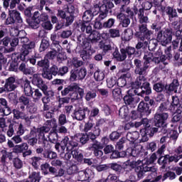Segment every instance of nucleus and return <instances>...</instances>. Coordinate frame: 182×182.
Masks as SVG:
<instances>
[{
  "label": "nucleus",
  "instance_id": "1",
  "mask_svg": "<svg viewBox=\"0 0 182 182\" xmlns=\"http://www.w3.org/2000/svg\"><path fill=\"white\" fill-rule=\"evenodd\" d=\"M134 126L135 127H140V126H143L144 127V129L140 130V134L141 136V140L143 142L149 140V136L150 137H153V136H154V133H157V132H159V128L151 127L150 126V122L147 118H144L138 122H134Z\"/></svg>",
  "mask_w": 182,
  "mask_h": 182
},
{
  "label": "nucleus",
  "instance_id": "2",
  "mask_svg": "<svg viewBox=\"0 0 182 182\" xmlns=\"http://www.w3.org/2000/svg\"><path fill=\"white\" fill-rule=\"evenodd\" d=\"M129 166L132 168H135V171L138 174V177H142L147 172L150 173L151 177L157 176V168L152 166L149 167L146 164H143L141 161H133L129 163Z\"/></svg>",
  "mask_w": 182,
  "mask_h": 182
},
{
  "label": "nucleus",
  "instance_id": "3",
  "mask_svg": "<svg viewBox=\"0 0 182 182\" xmlns=\"http://www.w3.org/2000/svg\"><path fill=\"white\" fill-rule=\"evenodd\" d=\"M28 41L29 39L26 37H23L21 39V42L23 43L21 48V53L20 56L22 60H26V57L29 55V52H31L32 49L35 48V42L31 41L28 43Z\"/></svg>",
  "mask_w": 182,
  "mask_h": 182
},
{
  "label": "nucleus",
  "instance_id": "4",
  "mask_svg": "<svg viewBox=\"0 0 182 182\" xmlns=\"http://www.w3.org/2000/svg\"><path fill=\"white\" fill-rule=\"evenodd\" d=\"M114 6V4L110 0H103L102 4L100 6V11L97 21H103L107 18V14H109V9H112Z\"/></svg>",
  "mask_w": 182,
  "mask_h": 182
},
{
  "label": "nucleus",
  "instance_id": "5",
  "mask_svg": "<svg viewBox=\"0 0 182 182\" xmlns=\"http://www.w3.org/2000/svg\"><path fill=\"white\" fill-rule=\"evenodd\" d=\"M56 127H58L56 119H52L47 120L45 122L44 126L37 129V133H38L39 136H41V137H45L46 133H49L51 129H56Z\"/></svg>",
  "mask_w": 182,
  "mask_h": 182
},
{
  "label": "nucleus",
  "instance_id": "6",
  "mask_svg": "<svg viewBox=\"0 0 182 182\" xmlns=\"http://www.w3.org/2000/svg\"><path fill=\"white\" fill-rule=\"evenodd\" d=\"M156 39L163 46H166V45H168V43L171 42V40L173 39V32L168 29L164 31H159Z\"/></svg>",
  "mask_w": 182,
  "mask_h": 182
},
{
  "label": "nucleus",
  "instance_id": "7",
  "mask_svg": "<svg viewBox=\"0 0 182 182\" xmlns=\"http://www.w3.org/2000/svg\"><path fill=\"white\" fill-rule=\"evenodd\" d=\"M167 119H168V114L167 112L156 113L154 116V120L155 126L156 127H167Z\"/></svg>",
  "mask_w": 182,
  "mask_h": 182
},
{
  "label": "nucleus",
  "instance_id": "8",
  "mask_svg": "<svg viewBox=\"0 0 182 182\" xmlns=\"http://www.w3.org/2000/svg\"><path fill=\"white\" fill-rule=\"evenodd\" d=\"M86 75H87V70L85 68H82L80 70H72L70 71V80L71 82H75L77 80H83L86 77Z\"/></svg>",
  "mask_w": 182,
  "mask_h": 182
},
{
  "label": "nucleus",
  "instance_id": "9",
  "mask_svg": "<svg viewBox=\"0 0 182 182\" xmlns=\"http://www.w3.org/2000/svg\"><path fill=\"white\" fill-rule=\"evenodd\" d=\"M32 83L34 86H37L39 89L42 90L44 95H46V92L48 91V85L45 84L42 77H41V74H34L33 75Z\"/></svg>",
  "mask_w": 182,
  "mask_h": 182
},
{
  "label": "nucleus",
  "instance_id": "10",
  "mask_svg": "<svg viewBox=\"0 0 182 182\" xmlns=\"http://www.w3.org/2000/svg\"><path fill=\"white\" fill-rule=\"evenodd\" d=\"M38 66L39 68H42L43 73L42 76L44 79H48L50 80L52 79V74L48 72V69H49V60L48 59H43L37 63Z\"/></svg>",
  "mask_w": 182,
  "mask_h": 182
},
{
  "label": "nucleus",
  "instance_id": "11",
  "mask_svg": "<svg viewBox=\"0 0 182 182\" xmlns=\"http://www.w3.org/2000/svg\"><path fill=\"white\" fill-rule=\"evenodd\" d=\"M75 147H77V142L69 140L68 136H65L61 141V153H65L66 148L68 151H72Z\"/></svg>",
  "mask_w": 182,
  "mask_h": 182
},
{
  "label": "nucleus",
  "instance_id": "12",
  "mask_svg": "<svg viewBox=\"0 0 182 182\" xmlns=\"http://www.w3.org/2000/svg\"><path fill=\"white\" fill-rule=\"evenodd\" d=\"M103 147H105V146L102 143L95 141L92 145L89 147V150L93 151L96 157H102V156H103V151H102L103 150Z\"/></svg>",
  "mask_w": 182,
  "mask_h": 182
},
{
  "label": "nucleus",
  "instance_id": "13",
  "mask_svg": "<svg viewBox=\"0 0 182 182\" xmlns=\"http://www.w3.org/2000/svg\"><path fill=\"white\" fill-rule=\"evenodd\" d=\"M123 6H124L120 9V13L117 14V18L119 19L123 28H127L130 25V18L126 16V14L123 13Z\"/></svg>",
  "mask_w": 182,
  "mask_h": 182
},
{
  "label": "nucleus",
  "instance_id": "14",
  "mask_svg": "<svg viewBox=\"0 0 182 182\" xmlns=\"http://www.w3.org/2000/svg\"><path fill=\"white\" fill-rule=\"evenodd\" d=\"M132 147L128 148L127 149V153L129 154V156H132V157H137L140 153H141V150L143 149V146L141 144H134V143H132Z\"/></svg>",
  "mask_w": 182,
  "mask_h": 182
},
{
  "label": "nucleus",
  "instance_id": "15",
  "mask_svg": "<svg viewBox=\"0 0 182 182\" xmlns=\"http://www.w3.org/2000/svg\"><path fill=\"white\" fill-rule=\"evenodd\" d=\"M135 93L138 96H144V95H150L151 93V88L150 87L149 83H145V85H142L134 90Z\"/></svg>",
  "mask_w": 182,
  "mask_h": 182
},
{
  "label": "nucleus",
  "instance_id": "16",
  "mask_svg": "<svg viewBox=\"0 0 182 182\" xmlns=\"http://www.w3.org/2000/svg\"><path fill=\"white\" fill-rule=\"evenodd\" d=\"M5 90L6 92H12L16 89V82L14 77H10L6 80Z\"/></svg>",
  "mask_w": 182,
  "mask_h": 182
},
{
  "label": "nucleus",
  "instance_id": "17",
  "mask_svg": "<svg viewBox=\"0 0 182 182\" xmlns=\"http://www.w3.org/2000/svg\"><path fill=\"white\" fill-rule=\"evenodd\" d=\"M113 56L118 62H123V60H126V58H127L126 50H124V48H122L120 50V53L119 52V50H115L113 53Z\"/></svg>",
  "mask_w": 182,
  "mask_h": 182
},
{
  "label": "nucleus",
  "instance_id": "18",
  "mask_svg": "<svg viewBox=\"0 0 182 182\" xmlns=\"http://www.w3.org/2000/svg\"><path fill=\"white\" fill-rule=\"evenodd\" d=\"M134 65L136 68V69L135 70V73H136V75H143L145 70H147V69H149V65H144V63L143 68H141V61L138 59L134 60Z\"/></svg>",
  "mask_w": 182,
  "mask_h": 182
},
{
  "label": "nucleus",
  "instance_id": "19",
  "mask_svg": "<svg viewBox=\"0 0 182 182\" xmlns=\"http://www.w3.org/2000/svg\"><path fill=\"white\" fill-rule=\"evenodd\" d=\"M21 4V0H3V6L6 9H15L16 8V5H19Z\"/></svg>",
  "mask_w": 182,
  "mask_h": 182
},
{
  "label": "nucleus",
  "instance_id": "20",
  "mask_svg": "<svg viewBox=\"0 0 182 182\" xmlns=\"http://www.w3.org/2000/svg\"><path fill=\"white\" fill-rule=\"evenodd\" d=\"M9 15L11 16L14 21H17L18 23H22V22H23L22 17H21V13L16 9H9Z\"/></svg>",
  "mask_w": 182,
  "mask_h": 182
},
{
  "label": "nucleus",
  "instance_id": "21",
  "mask_svg": "<svg viewBox=\"0 0 182 182\" xmlns=\"http://www.w3.org/2000/svg\"><path fill=\"white\" fill-rule=\"evenodd\" d=\"M138 110L140 113H144V114H150L151 110L149 107V105L144 103V102H141L138 105Z\"/></svg>",
  "mask_w": 182,
  "mask_h": 182
},
{
  "label": "nucleus",
  "instance_id": "22",
  "mask_svg": "<svg viewBox=\"0 0 182 182\" xmlns=\"http://www.w3.org/2000/svg\"><path fill=\"white\" fill-rule=\"evenodd\" d=\"M41 160L42 158L38 156H33L29 159V163L36 170H38L39 166H41Z\"/></svg>",
  "mask_w": 182,
  "mask_h": 182
},
{
  "label": "nucleus",
  "instance_id": "23",
  "mask_svg": "<svg viewBox=\"0 0 182 182\" xmlns=\"http://www.w3.org/2000/svg\"><path fill=\"white\" fill-rule=\"evenodd\" d=\"M73 117L74 119H76V120H83L86 117V112H85V109H77L74 112V114L73 115Z\"/></svg>",
  "mask_w": 182,
  "mask_h": 182
},
{
  "label": "nucleus",
  "instance_id": "24",
  "mask_svg": "<svg viewBox=\"0 0 182 182\" xmlns=\"http://www.w3.org/2000/svg\"><path fill=\"white\" fill-rule=\"evenodd\" d=\"M87 136L88 139L91 140H95L98 136H100V128H99V126H95L92 129V132H90Z\"/></svg>",
  "mask_w": 182,
  "mask_h": 182
},
{
  "label": "nucleus",
  "instance_id": "25",
  "mask_svg": "<svg viewBox=\"0 0 182 182\" xmlns=\"http://www.w3.org/2000/svg\"><path fill=\"white\" fill-rule=\"evenodd\" d=\"M29 149V146H28V144L23 143L19 145H16L14 149V153H23V151H26Z\"/></svg>",
  "mask_w": 182,
  "mask_h": 182
},
{
  "label": "nucleus",
  "instance_id": "26",
  "mask_svg": "<svg viewBox=\"0 0 182 182\" xmlns=\"http://www.w3.org/2000/svg\"><path fill=\"white\" fill-rule=\"evenodd\" d=\"M18 43H19V40L16 38H13L11 41L10 40L11 48H5V52L6 53H10L11 52H14V50H15V48H16V46L18 45Z\"/></svg>",
  "mask_w": 182,
  "mask_h": 182
},
{
  "label": "nucleus",
  "instance_id": "27",
  "mask_svg": "<svg viewBox=\"0 0 182 182\" xmlns=\"http://www.w3.org/2000/svg\"><path fill=\"white\" fill-rule=\"evenodd\" d=\"M146 83L149 82L146 81L144 76L140 75V76L136 78V80L134 82V86H136L137 89L138 87H141V86H145Z\"/></svg>",
  "mask_w": 182,
  "mask_h": 182
},
{
  "label": "nucleus",
  "instance_id": "28",
  "mask_svg": "<svg viewBox=\"0 0 182 182\" xmlns=\"http://www.w3.org/2000/svg\"><path fill=\"white\" fill-rule=\"evenodd\" d=\"M140 136V134H139V132H128L127 134V139L129 140V141H136L137 139H139Z\"/></svg>",
  "mask_w": 182,
  "mask_h": 182
},
{
  "label": "nucleus",
  "instance_id": "29",
  "mask_svg": "<svg viewBox=\"0 0 182 182\" xmlns=\"http://www.w3.org/2000/svg\"><path fill=\"white\" fill-rule=\"evenodd\" d=\"M74 92L78 93V95H76V96L74 97L75 99H83V96H85V90L79 87L77 84H75V88L74 90Z\"/></svg>",
  "mask_w": 182,
  "mask_h": 182
},
{
  "label": "nucleus",
  "instance_id": "30",
  "mask_svg": "<svg viewBox=\"0 0 182 182\" xmlns=\"http://www.w3.org/2000/svg\"><path fill=\"white\" fill-rule=\"evenodd\" d=\"M138 16L140 23H147V22H149V17L144 16V11L143 9H139Z\"/></svg>",
  "mask_w": 182,
  "mask_h": 182
},
{
  "label": "nucleus",
  "instance_id": "31",
  "mask_svg": "<svg viewBox=\"0 0 182 182\" xmlns=\"http://www.w3.org/2000/svg\"><path fill=\"white\" fill-rule=\"evenodd\" d=\"M50 39L53 41V45L52 46L57 48V50H62V46H60V44H59V41H56L58 39V36L55 33H53L50 36Z\"/></svg>",
  "mask_w": 182,
  "mask_h": 182
},
{
  "label": "nucleus",
  "instance_id": "32",
  "mask_svg": "<svg viewBox=\"0 0 182 182\" xmlns=\"http://www.w3.org/2000/svg\"><path fill=\"white\" fill-rule=\"evenodd\" d=\"M24 93L26 96H32V87H31V82L26 81L24 83Z\"/></svg>",
  "mask_w": 182,
  "mask_h": 182
},
{
  "label": "nucleus",
  "instance_id": "33",
  "mask_svg": "<svg viewBox=\"0 0 182 182\" xmlns=\"http://www.w3.org/2000/svg\"><path fill=\"white\" fill-rule=\"evenodd\" d=\"M176 177L177 175H176V172L169 171L164 174L162 180L163 181H164V180H167V178H168L169 180H176Z\"/></svg>",
  "mask_w": 182,
  "mask_h": 182
},
{
  "label": "nucleus",
  "instance_id": "34",
  "mask_svg": "<svg viewBox=\"0 0 182 182\" xmlns=\"http://www.w3.org/2000/svg\"><path fill=\"white\" fill-rule=\"evenodd\" d=\"M164 1V0H154V1L155 8H156L158 11H160V12H162V14H164V11L166 10V7L161 5V3Z\"/></svg>",
  "mask_w": 182,
  "mask_h": 182
},
{
  "label": "nucleus",
  "instance_id": "35",
  "mask_svg": "<svg viewBox=\"0 0 182 182\" xmlns=\"http://www.w3.org/2000/svg\"><path fill=\"white\" fill-rule=\"evenodd\" d=\"M133 38V30L130 28H127L124 31V41H129Z\"/></svg>",
  "mask_w": 182,
  "mask_h": 182
},
{
  "label": "nucleus",
  "instance_id": "36",
  "mask_svg": "<svg viewBox=\"0 0 182 182\" xmlns=\"http://www.w3.org/2000/svg\"><path fill=\"white\" fill-rule=\"evenodd\" d=\"M89 39L92 43H95V42L100 40V34L97 31H94L90 33Z\"/></svg>",
  "mask_w": 182,
  "mask_h": 182
},
{
  "label": "nucleus",
  "instance_id": "37",
  "mask_svg": "<svg viewBox=\"0 0 182 182\" xmlns=\"http://www.w3.org/2000/svg\"><path fill=\"white\" fill-rule=\"evenodd\" d=\"M59 137L56 132H50L48 134V140L50 143H57Z\"/></svg>",
  "mask_w": 182,
  "mask_h": 182
},
{
  "label": "nucleus",
  "instance_id": "38",
  "mask_svg": "<svg viewBox=\"0 0 182 182\" xmlns=\"http://www.w3.org/2000/svg\"><path fill=\"white\" fill-rule=\"evenodd\" d=\"M52 48H53V50L49 51L46 55V57L48 59H54L55 56L58 55V52H60V50H58V48L55 46H52Z\"/></svg>",
  "mask_w": 182,
  "mask_h": 182
},
{
  "label": "nucleus",
  "instance_id": "39",
  "mask_svg": "<svg viewBox=\"0 0 182 182\" xmlns=\"http://www.w3.org/2000/svg\"><path fill=\"white\" fill-rule=\"evenodd\" d=\"M164 12H166L169 18H176V16H177V11H176L173 7L168 6L165 9Z\"/></svg>",
  "mask_w": 182,
  "mask_h": 182
},
{
  "label": "nucleus",
  "instance_id": "40",
  "mask_svg": "<svg viewBox=\"0 0 182 182\" xmlns=\"http://www.w3.org/2000/svg\"><path fill=\"white\" fill-rule=\"evenodd\" d=\"M76 84H73L71 85L68 86L61 92L63 96H66V95H69L70 92H75Z\"/></svg>",
  "mask_w": 182,
  "mask_h": 182
},
{
  "label": "nucleus",
  "instance_id": "41",
  "mask_svg": "<svg viewBox=\"0 0 182 182\" xmlns=\"http://www.w3.org/2000/svg\"><path fill=\"white\" fill-rule=\"evenodd\" d=\"M94 77L97 82H102L105 79V73L101 70H97L94 73Z\"/></svg>",
  "mask_w": 182,
  "mask_h": 182
},
{
  "label": "nucleus",
  "instance_id": "42",
  "mask_svg": "<svg viewBox=\"0 0 182 182\" xmlns=\"http://www.w3.org/2000/svg\"><path fill=\"white\" fill-rule=\"evenodd\" d=\"M100 48L106 53V52H109V50H112L113 47H112V44L105 43L103 42L100 43Z\"/></svg>",
  "mask_w": 182,
  "mask_h": 182
},
{
  "label": "nucleus",
  "instance_id": "43",
  "mask_svg": "<svg viewBox=\"0 0 182 182\" xmlns=\"http://www.w3.org/2000/svg\"><path fill=\"white\" fill-rule=\"evenodd\" d=\"M71 154L73 159H75L77 161H82V160H83V154H82V153H80L76 150H73L72 151Z\"/></svg>",
  "mask_w": 182,
  "mask_h": 182
},
{
  "label": "nucleus",
  "instance_id": "44",
  "mask_svg": "<svg viewBox=\"0 0 182 182\" xmlns=\"http://www.w3.org/2000/svg\"><path fill=\"white\" fill-rule=\"evenodd\" d=\"M111 38H119L120 36V30L119 28H111L109 30Z\"/></svg>",
  "mask_w": 182,
  "mask_h": 182
},
{
  "label": "nucleus",
  "instance_id": "45",
  "mask_svg": "<svg viewBox=\"0 0 182 182\" xmlns=\"http://www.w3.org/2000/svg\"><path fill=\"white\" fill-rule=\"evenodd\" d=\"M144 59L145 60L144 65L146 66H149V63H150V62H153V53H148L145 54Z\"/></svg>",
  "mask_w": 182,
  "mask_h": 182
},
{
  "label": "nucleus",
  "instance_id": "46",
  "mask_svg": "<svg viewBox=\"0 0 182 182\" xmlns=\"http://www.w3.org/2000/svg\"><path fill=\"white\" fill-rule=\"evenodd\" d=\"M167 160H168V154L164 156H161L158 159L159 164H162V168H166V164H167Z\"/></svg>",
  "mask_w": 182,
  "mask_h": 182
},
{
  "label": "nucleus",
  "instance_id": "47",
  "mask_svg": "<svg viewBox=\"0 0 182 182\" xmlns=\"http://www.w3.org/2000/svg\"><path fill=\"white\" fill-rule=\"evenodd\" d=\"M93 14L92 13L91 10H87L85 11L83 16H82V19L84 21H86L87 22H89L93 18Z\"/></svg>",
  "mask_w": 182,
  "mask_h": 182
},
{
  "label": "nucleus",
  "instance_id": "48",
  "mask_svg": "<svg viewBox=\"0 0 182 182\" xmlns=\"http://www.w3.org/2000/svg\"><path fill=\"white\" fill-rule=\"evenodd\" d=\"M68 12L70 15L75 16V15H77V14H79V10L77 8L75 7V6L69 5L68 7Z\"/></svg>",
  "mask_w": 182,
  "mask_h": 182
},
{
  "label": "nucleus",
  "instance_id": "49",
  "mask_svg": "<svg viewBox=\"0 0 182 182\" xmlns=\"http://www.w3.org/2000/svg\"><path fill=\"white\" fill-rule=\"evenodd\" d=\"M100 6H102V4H97L93 6L92 8H91V12L92 13V15L95 16L96 15L99 14L100 12Z\"/></svg>",
  "mask_w": 182,
  "mask_h": 182
},
{
  "label": "nucleus",
  "instance_id": "50",
  "mask_svg": "<svg viewBox=\"0 0 182 182\" xmlns=\"http://www.w3.org/2000/svg\"><path fill=\"white\" fill-rule=\"evenodd\" d=\"M96 96V91H88L85 95V100L87 102H90V100H92V99H95Z\"/></svg>",
  "mask_w": 182,
  "mask_h": 182
},
{
  "label": "nucleus",
  "instance_id": "51",
  "mask_svg": "<svg viewBox=\"0 0 182 182\" xmlns=\"http://www.w3.org/2000/svg\"><path fill=\"white\" fill-rule=\"evenodd\" d=\"M47 48H49V41H48L46 39H43L41 41V43L40 48H39L40 52H45V50Z\"/></svg>",
  "mask_w": 182,
  "mask_h": 182
},
{
  "label": "nucleus",
  "instance_id": "52",
  "mask_svg": "<svg viewBox=\"0 0 182 182\" xmlns=\"http://www.w3.org/2000/svg\"><path fill=\"white\" fill-rule=\"evenodd\" d=\"M41 170L44 176H47V174H49V172L48 170H49V168L50 167V165L48 163H45L41 165Z\"/></svg>",
  "mask_w": 182,
  "mask_h": 182
},
{
  "label": "nucleus",
  "instance_id": "53",
  "mask_svg": "<svg viewBox=\"0 0 182 182\" xmlns=\"http://www.w3.org/2000/svg\"><path fill=\"white\" fill-rule=\"evenodd\" d=\"M182 159V155H174V156H170L168 155V163H173V161H174V163H178V161Z\"/></svg>",
  "mask_w": 182,
  "mask_h": 182
},
{
  "label": "nucleus",
  "instance_id": "54",
  "mask_svg": "<svg viewBox=\"0 0 182 182\" xmlns=\"http://www.w3.org/2000/svg\"><path fill=\"white\" fill-rule=\"evenodd\" d=\"M116 83H117V80H116L115 77H114V78L113 77L108 78L107 80V86L109 89H111L112 87L116 86Z\"/></svg>",
  "mask_w": 182,
  "mask_h": 182
},
{
  "label": "nucleus",
  "instance_id": "55",
  "mask_svg": "<svg viewBox=\"0 0 182 182\" xmlns=\"http://www.w3.org/2000/svg\"><path fill=\"white\" fill-rule=\"evenodd\" d=\"M31 96L34 100H39V99L42 97V92H41V90L38 89H36L34 92H33Z\"/></svg>",
  "mask_w": 182,
  "mask_h": 182
},
{
  "label": "nucleus",
  "instance_id": "56",
  "mask_svg": "<svg viewBox=\"0 0 182 182\" xmlns=\"http://www.w3.org/2000/svg\"><path fill=\"white\" fill-rule=\"evenodd\" d=\"M71 63L74 68H80L83 65V61L78 60L76 58H73L71 60Z\"/></svg>",
  "mask_w": 182,
  "mask_h": 182
},
{
  "label": "nucleus",
  "instance_id": "57",
  "mask_svg": "<svg viewBox=\"0 0 182 182\" xmlns=\"http://www.w3.org/2000/svg\"><path fill=\"white\" fill-rule=\"evenodd\" d=\"M112 96L114 99H120L122 97V90L120 88H115L112 90Z\"/></svg>",
  "mask_w": 182,
  "mask_h": 182
},
{
  "label": "nucleus",
  "instance_id": "58",
  "mask_svg": "<svg viewBox=\"0 0 182 182\" xmlns=\"http://www.w3.org/2000/svg\"><path fill=\"white\" fill-rule=\"evenodd\" d=\"M95 168L97 171H106V170H109V166L107 164H98L95 166Z\"/></svg>",
  "mask_w": 182,
  "mask_h": 182
},
{
  "label": "nucleus",
  "instance_id": "59",
  "mask_svg": "<svg viewBox=\"0 0 182 182\" xmlns=\"http://www.w3.org/2000/svg\"><path fill=\"white\" fill-rule=\"evenodd\" d=\"M114 22H116V20L114 18H109L107 21H105L103 23L104 28H112L113 25H114Z\"/></svg>",
  "mask_w": 182,
  "mask_h": 182
},
{
  "label": "nucleus",
  "instance_id": "60",
  "mask_svg": "<svg viewBox=\"0 0 182 182\" xmlns=\"http://www.w3.org/2000/svg\"><path fill=\"white\" fill-rule=\"evenodd\" d=\"M85 173V178L87 180H89V178H93L95 177V173L92 169L87 168L85 171H84Z\"/></svg>",
  "mask_w": 182,
  "mask_h": 182
},
{
  "label": "nucleus",
  "instance_id": "61",
  "mask_svg": "<svg viewBox=\"0 0 182 182\" xmlns=\"http://www.w3.org/2000/svg\"><path fill=\"white\" fill-rule=\"evenodd\" d=\"M14 166L16 168H22V166H23V163L21 161V159L16 158L14 160Z\"/></svg>",
  "mask_w": 182,
  "mask_h": 182
},
{
  "label": "nucleus",
  "instance_id": "62",
  "mask_svg": "<svg viewBox=\"0 0 182 182\" xmlns=\"http://www.w3.org/2000/svg\"><path fill=\"white\" fill-rule=\"evenodd\" d=\"M28 178H34L38 181L41 180V172H32L29 173Z\"/></svg>",
  "mask_w": 182,
  "mask_h": 182
},
{
  "label": "nucleus",
  "instance_id": "63",
  "mask_svg": "<svg viewBox=\"0 0 182 182\" xmlns=\"http://www.w3.org/2000/svg\"><path fill=\"white\" fill-rule=\"evenodd\" d=\"M124 101L125 105H132L134 102V98L130 95H126L124 97Z\"/></svg>",
  "mask_w": 182,
  "mask_h": 182
},
{
  "label": "nucleus",
  "instance_id": "64",
  "mask_svg": "<svg viewBox=\"0 0 182 182\" xmlns=\"http://www.w3.org/2000/svg\"><path fill=\"white\" fill-rule=\"evenodd\" d=\"M154 90H155V92H163V90H164V85L160 83H156L154 85Z\"/></svg>",
  "mask_w": 182,
  "mask_h": 182
}]
</instances>
